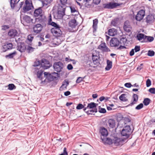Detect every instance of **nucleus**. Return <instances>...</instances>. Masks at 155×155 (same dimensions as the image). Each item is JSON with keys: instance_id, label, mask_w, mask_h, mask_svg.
I'll return each mask as SVG.
<instances>
[{"instance_id": "obj_24", "label": "nucleus", "mask_w": 155, "mask_h": 155, "mask_svg": "<svg viewBox=\"0 0 155 155\" xmlns=\"http://www.w3.org/2000/svg\"><path fill=\"white\" fill-rule=\"evenodd\" d=\"M22 19L27 23H29L32 22V23H35L34 20L31 19L30 17L28 15H25L23 17Z\"/></svg>"}, {"instance_id": "obj_58", "label": "nucleus", "mask_w": 155, "mask_h": 155, "mask_svg": "<svg viewBox=\"0 0 155 155\" xmlns=\"http://www.w3.org/2000/svg\"><path fill=\"white\" fill-rule=\"evenodd\" d=\"M34 38V37L32 36V35H29L28 36V39L30 41H32Z\"/></svg>"}, {"instance_id": "obj_28", "label": "nucleus", "mask_w": 155, "mask_h": 155, "mask_svg": "<svg viewBox=\"0 0 155 155\" xmlns=\"http://www.w3.org/2000/svg\"><path fill=\"white\" fill-rule=\"evenodd\" d=\"M145 36L146 35L140 33L137 35V39L139 41H140L142 40V41H144L145 40Z\"/></svg>"}, {"instance_id": "obj_8", "label": "nucleus", "mask_w": 155, "mask_h": 155, "mask_svg": "<svg viewBox=\"0 0 155 155\" xmlns=\"http://www.w3.org/2000/svg\"><path fill=\"white\" fill-rule=\"evenodd\" d=\"M154 14H150L148 15H147L145 18L146 22L147 24H151L152 23L154 20Z\"/></svg>"}, {"instance_id": "obj_16", "label": "nucleus", "mask_w": 155, "mask_h": 155, "mask_svg": "<svg viewBox=\"0 0 155 155\" xmlns=\"http://www.w3.org/2000/svg\"><path fill=\"white\" fill-rule=\"evenodd\" d=\"M98 105V104L95 103L94 102H91L90 103H88L87 104V105L86 107H85L83 109V110L85 111V110H87L88 108L89 109H94L96 108L97 106Z\"/></svg>"}, {"instance_id": "obj_11", "label": "nucleus", "mask_w": 155, "mask_h": 155, "mask_svg": "<svg viewBox=\"0 0 155 155\" xmlns=\"http://www.w3.org/2000/svg\"><path fill=\"white\" fill-rule=\"evenodd\" d=\"M8 35L10 37L13 38L18 36V32L15 29H11L8 31Z\"/></svg>"}, {"instance_id": "obj_50", "label": "nucleus", "mask_w": 155, "mask_h": 155, "mask_svg": "<svg viewBox=\"0 0 155 155\" xmlns=\"http://www.w3.org/2000/svg\"><path fill=\"white\" fill-rule=\"evenodd\" d=\"M71 9V13H74L75 12H78L77 10L75 9V8L72 6L70 7Z\"/></svg>"}, {"instance_id": "obj_27", "label": "nucleus", "mask_w": 155, "mask_h": 155, "mask_svg": "<svg viewBox=\"0 0 155 155\" xmlns=\"http://www.w3.org/2000/svg\"><path fill=\"white\" fill-rule=\"evenodd\" d=\"M48 25L54 27V28H57V27L60 26L57 23L52 21V19L51 18H50L49 20H48Z\"/></svg>"}, {"instance_id": "obj_15", "label": "nucleus", "mask_w": 155, "mask_h": 155, "mask_svg": "<svg viewBox=\"0 0 155 155\" xmlns=\"http://www.w3.org/2000/svg\"><path fill=\"white\" fill-rule=\"evenodd\" d=\"M100 133L101 134V137H106L108 134L107 130L105 127H101L99 130Z\"/></svg>"}, {"instance_id": "obj_6", "label": "nucleus", "mask_w": 155, "mask_h": 155, "mask_svg": "<svg viewBox=\"0 0 155 155\" xmlns=\"http://www.w3.org/2000/svg\"><path fill=\"white\" fill-rule=\"evenodd\" d=\"M145 15V10L142 9L140 10L136 15L135 19L137 21H140L143 19Z\"/></svg>"}, {"instance_id": "obj_55", "label": "nucleus", "mask_w": 155, "mask_h": 155, "mask_svg": "<svg viewBox=\"0 0 155 155\" xmlns=\"http://www.w3.org/2000/svg\"><path fill=\"white\" fill-rule=\"evenodd\" d=\"M67 86V85H66L65 84H62L61 86L60 87L59 90L60 91H62L64 89V87L66 88V87Z\"/></svg>"}, {"instance_id": "obj_52", "label": "nucleus", "mask_w": 155, "mask_h": 155, "mask_svg": "<svg viewBox=\"0 0 155 155\" xmlns=\"http://www.w3.org/2000/svg\"><path fill=\"white\" fill-rule=\"evenodd\" d=\"M146 86L148 87L151 85V81L149 79H148L147 80L146 82Z\"/></svg>"}, {"instance_id": "obj_13", "label": "nucleus", "mask_w": 155, "mask_h": 155, "mask_svg": "<svg viewBox=\"0 0 155 155\" xmlns=\"http://www.w3.org/2000/svg\"><path fill=\"white\" fill-rule=\"evenodd\" d=\"M41 65L42 68L45 67L46 68H48L50 67L49 61L47 60L44 58L42 59Z\"/></svg>"}, {"instance_id": "obj_43", "label": "nucleus", "mask_w": 155, "mask_h": 155, "mask_svg": "<svg viewBox=\"0 0 155 155\" xmlns=\"http://www.w3.org/2000/svg\"><path fill=\"white\" fill-rule=\"evenodd\" d=\"M52 1L53 0H43L42 2L43 5H47L48 4H50Z\"/></svg>"}, {"instance_id": "obj_35", "label": "nucleus", "mask_w": 155, "mask_h": 155, "mask_svg": "<svg viewBox=\"0 0 155 155\" xmlns=\"http://www.w3.org/2000/svg\"><path fill=\"white\" fill-rule=\"evenodd\" d=\"M120 139L117 137H116L113 140V143H114L116 145L118 146L120 145Z\"/></svg>"}, {"instance_id": "obj_56", "label": "nucleus", "mask_w": 155, "mask_h": 155, "mask_svg": "<svg viewBox=\"0 0 155 155\" xmlns=\"http://www.w3.org/2000/svg\"><path fill=\"white\" fill-rule=\"evenodd\" d=\"M40 64V62L39 61H36L34 62L33 66L34 67H38V66H39Z\"/></svg>"}, {"instance_id": "obj_2", "label": "nucleus", "mask_w": 155, "mask_h": 155, "mask_svg": "<svg viewBox=\"0 0 155 155\" xmlns=\"http://www.w3.org/2000/svg\"><path fill=\"white\" fill-rule=\"evenodd\" d=\"M131 133V128L129 125L126 126L124 127L121 132L122 136H125L127 138L129 137Z\"/></svg>"}, {"instance_id": "obj_19", "label": "nucleus", "mask_w": 155, "mask_h": 155, "mask_svg": "<svg viewBox=\"0 0 155 155\" xmlns=\"http://www.w3.org/2000/svg\"><path fill=\"white\" fill-rule=\"evenodd\" d=\"M132 98L133 99V101H132L130 104L127 105V106H132L137 102L138 99V96L136 94H134Z\"/></svg>"}, {"instance_id": "obj_63", "label": "nucleus", "mask_w": 155, "mask_h": 155, "mask_svg": "<svg viewBox=\"0 0 155 155\" xmlns=\"http://www.w3.org/2000/svg\"><path fill=\"white\" fill-rule=\"evenodd\" d=\"M98 22V20L97 19H95L93 21V25H97Z\"/></svg>"}, {"instance_id": "obj_18", "label": "nucleus", "mask_w": 155, "mask_h": 155, "mask_svg": "<svg viewBox=\"0 0 155 155\" xmlns=\"http://www.w3.org/2000/svg\"><path fill=\"white\" fill-rule=\"evenodd\" d=\"M123 28L124 30L127 33L130 32L132 29L130 25L128 24L127 21H125L124 24Z\"/></svg>"}, {"instance_id": "obj_12", "label": "nucleus", "mask_w": 155, "mask_h": 155, "mask_svg": "<svg viewBox=\"0 0 155 155\" xmlns=\"http://www.w3.org/2000/svg\"><path fill=\"white\" fill-rule=\"evenodd\" d=\"M42 29V27L41 24H38L34 25L33 27L34 32L37 34L39 33Z\"/></svg>"}, {"instance_id": "obj_23", "label": "nucleus", "mask_w": 155, "mask_h": 155, "mask_svg": "<svg viewBox=\"0 0 155 155\" xmlns=\"http://www.w3.org/2000/svg\"><path fill=\"white\" fill-rule=\"evenodd\" d=\"M107 124L109 127L114 128L115 127L116 124L115 121L113 119H110L108 120Z\"/></svg>"}, {"instance_id": "obj_29", "label": "nucleus", "mask_w": 155, "mask_h": 155, "mask_svg": "<svg viewBox=\"0 0 155 155\" xmlns=\"http://www.w3.org/2000/svg\"><path fill=\"white\" fill-rule=\"evenodd\" d=\"M88 115H94L95 114H93V113H97V108H94L93 109H92L90 110H85V111H84Z\"/></svg>"}, {"instance_id": "obj_38", "label": "nucleus", "mask_w": 155, "mask_h": 155, "mask_svg": "<svg viewBox=\"0 0 155 155\" xmlns=\"http://www.w3.org/2000/svg\"><path fill=\"white\" fill-rule=\"evenodd\" d=\"M127 41V38L125 37H123L122 38L120 39L119 41V44H122L123 45H125Z\"/></svg>"}, {"instance_id": "obj_36", "label": "nucleus", "mask_w": 155, "mask_h": 155, "mask_svg": "<svg viewBox=\"0 0 155 155\" xmlns=\"http://www.w3.org/2000/svg\"><path fill=\"white\" fill-rule=\"evenodd\" d=\"M127 95L125 94H122L119 97L120 100L122 101H126L128 99L126 98Z\"/></svg>"}, {"instance_id": "obj_32", "label": "nucleus", "mask_w": 155, "mask_h": 155, "mask_svg": "<svg viewBox=\"0 0 155 155\" xmlns=\"http://www.w3.org/2000/svg\"><path fill=\"white\" fill-rule=\"evenodd\" d=\"M35 49V48L32 47L28 45H26V49L28 53H31L33 52Z\"/></svg>"}, {"instance_id": "obj_57", "label": "nucleus", "mask_w": 155, "mask_h": 155, "mask_svg": "<svg viewBox=\"0 0 155 155\" xmlns=\"http://www.w3.org/2000/svg\"><path fill=\"white\" fill-rule=\"evenodd\" d=\"M67 68L68 70H71L73 69V67L71 64H69L67 66Z\"/></svg>"}, {"instance_id": "obj_59", "label": "nucleus", "mask_w": 155, "mask_h": 155, "mask_svg": "<svg viewBox=\"0 0 155 155\" xmlns=\"http://www.w3.org/2000/svg\"><path fill=\"white\" fill-rule=\"evenodd\" d=\"M124 86L127 88H130L132 86V85L130 83H127L125 84Z\"/></svg>"}, {"instance_id": "obj_25", "label": "nucleus", "mask_w": 155, "mask_h": 155, "mask_svg": "<svg viewBox=\"0 0 155 155\" xmlns=\"http://www.w3.org/2000/svg\"><path fill=\"white\" fill-rule=\"evenodd\" d=\"M65 15V12H64V10L63 11H58L57 12L56 18L60 19H61Z\"/></svg>"}, {"instance_id": "obj_41", "label": "nucleus", "mask_w": 155, "mask_h": 155, "mask_svg": "<svg viewBox=\"0 0 155 155\" xmlns=\"http://www.w3.org/2000/svg\"><path fill=\"white\" fill-rule=\"evenodd\" d=\"M150 100L148 98L144 99L143 103L145 106H147L150 103Z\"/></svg>"}, {"instance_id": "obj_46", "label": "nucleus", "mask_w": 155, "mask_h": 155, "mask_svg": "<svg viewBox=\"0 0 155 155\" xmlns=\"http://www.w3.org/2000/svg\"><path fill=\"white\" fill-rule=\"evenodd\" d=\"M84 106L81 103L78 104L76 107L77 110H81L83 108H84Z\"/></svg>"}, {"instance_id": "obj_33", "label": "nucleus", "mask_w": 155, "mask_h": 155, "mask_svg": "<svg viewBox=\"0 0 155 155\" xmlns=\"http://www.w3.org/2000/svg\"><path fill=\"white\" fill-rule=\"evenodd\" d=\"M66 5L59 4L58 6V11L64 10V12H65Z\"/></svg>"}, {"instance_id": "obj_10", "label": "nucleus", "mask_w": 155, "mask_h": 155, "mask_svg": "<svg viewBox=\"0 0 155 155\" xmlns=\"http://www.w3.org/2000/svg\"><path fill=\"white\" fill-rule=\"evenodd\" d=\"M98 48L101 50L103 52H107L110 51V50L106 46L105 43H101L98 46Z\"/></svg>"}, {"instance_id": "obj_20", "label": "nucleus", "mask_w": 155, "mask_h": 155, "mask_svg": "<svg viewBox=\"0 0 155 155\" xmlns=\"http://www.w3.org/2000/svg\"><path fill=\"white\" fill-rule=\"evenodd\" d=\"M13 45L12 43H8L3 46V51H6L8 50L12 49V48Z\"/></svg>"}, {"instance_id": "obj_64", "label": "nucleus", "mask_w": 155, "mask_h": 155, "mask_svg": "<svg viewBox=\"0 0 155 155\" xmlns=\"http://www.w3.org/2000/svg\"><path fill=\"white\" fill-rule=\"evenodd\" d=\"M61 4L65 5L66 3L67 0H60Z\"/></svg>"}, {"instance_id": "obj_44", "label": "nucleus", "mask_w": 155, "mask_h": 155, "mask_svg": "<svg viewBox=\"0 0 155 155\" xmlns=\"http://www.w3.org/2000/svg\"><path fill=\"white\" fill-rule=\"evenodd\" d=\"M155 52L153 50H149L148 51L147 53L148 56L150 57H152L154 55Z\"/></svg>"}, {"instance_id": "obj_53", "label": "nucleus", "mask_w": 155, "mask_h": 155, "mask_svg": "<svg viewBox=\"0 0 155 155\" xmlns=\"http://www.w3.org/2000/svg\"><path fill=\"white\" fill-rule=\"evenodd\" d=\"M149 91L153 94H155V88H151L148 90Z\"/></svg>"}, {"instance_id": "obj_54", "label": "nucleus", "mask_w": 155, "mask_h": 155, "mask_svg": "<svg viewBox=\"0 0 155 155\" xmlns=\"http://www.w3.org/2000/svg\"><path fill=\"white\" fill-rule=\"evenodd\" d=\"M59 155H68V153L67 151L66 148V147H64V149L63 153Z\"/></svg>"}, {"instance_id": "obj_4", "label": "nucleus", "mask_w": 155, "mask_h": 155, "mask_svg": "<svg viewBox=\"0 0 155 155\" xmlns=\"http://www.w3.org/2000/svg\"><path fill=\"white\" fill-rule=\"evenodd\" d=\"M60 27L57 28H52L51 30V33L55 37L60 36L62 34V32L60 29Z\"/></svg>"}, {"instance_id": "obj_3", "label": "nucleus", "mask_w": 155, "mask_h": 155, "mask_svg": "<svg viewBox=\"0 0 155 155\" xmlns=\"http://www.w3.org/2000/svg\"><path fill=\"white\" fill-rule=\"evenodd\" d=\"M120 4L116 2H110L108 3L104 4H103L104 8L108 9H113L116 8L117 7L119 6Z\"/></svg>"}, {"instance_id": "obj_30", "label": "nucleus", "mask_w": 155, "mask_h": 155, "mask_svg": "<svg viewBox=\"0 0 155 155\" xmlns=\"http://www.w3.org/2000/svg\"><path fill=\"white\" fill-rule=\"evenodd\" d=\"M154 40V38L153 37L147 36L146 35L145 40L144 41H141L142 42H151Z\"/></svg>"}, {"instance_id": "obj_17", "label": "nucleus", "mask_w": 155, "mask_h": 155, "mask_svg": "<svg viewBox=\"0 0 155 155\" xmlns=\"http://www.w3.org/2000/svg\"><path fill=\"white\" fill-rule=\"evenodd\" d=\"M101 139L102 142L104 143V144H107L109 145H111L113 143V140L109 138L103 137H101Z\"/></svg>"}, {"instance_id": "obj_47", "label": "nucleus", "mask_w": 155, "mask_h": 155, "mask_svg": "<svg viewBox=\"0 0 155 155\" xmlns=\"http://www.w3.org/2000/svg\"><path fill=\"white\" fill-rule=\"evenodd\" d=\"M143 107V104L140 103V104L137 105L135 107V109L137 110H139L142 108Z\"/></svg>"}, {"instance_id": "obj_40", "label": "nucleus", "mask_w": 155, "mask_h": 155, "mask_svg": "<svg viewBox=\"0 0 155 155\" xmlns=\"http://www.w3.org/2000/svg\"><path fill=\"white\" fill-rule=\"evenodd\" d=\"M57 77L55 76H54L52 75L51 74L49 75V76L47 77V79L49 81H51L53 80L56 79Z\"/></svg>"}, {"instance_id": "obj_37", "label": "nucleus", "mask_w": 155, "mask_h": 155, "mask_svg": "<svg viewBox=\"0 0 155 155\" xmlns=\"http://www.w3.org/2000/svg\"><path fill=\"white\" fill-rule=\"evenodd\" d=\"M20 0L16 2V0H10V5L12 9H13L15 7V5L17 4Z\"/></svg>"}, {"instance_id": "obj_45", "label": "nucleus", "mask_w": 155, "mask_h": 155, "mask_svg": "<svg viewBox=\"0 0 155 155\" xmlns=\"http://www.w3.org/2000/svg\"><path fill=\"white\" fill-rule=\"evenodd\" d=\"M98 111L101 113L104 114L106 112V110L105 108H101V106L99 107Z\"/></svg>"}, {"instance_id": "obj_31", "label": "nucleus", "mask_w": 155, "mask_h": 155, "mask_svg": "<svg viewBox=\"0 0 155 155\" xmlns=\"http://www.w3.org/2000/svg\"><path fill=\"white\" fill-rule=\"evenodd\" d=\"M107 65L105 67V69L107 71H109L112 68V62L109 60H107Z\"/></svg>"}, {"instance_id": "obj_5", "label": "nucleus", "mask_w": 155, "mask_h": 155, "mask_svg": "<svg viewBox=\"0 0 155 155\" xmlns=\"http://www.w3.org/2000/svg\"><path fill=\"white\" fill-rule=\"evenodd\" d=\"M35 23L37 22L42 23L43 25H45L46 22V19L45 16L41 14L37 17L35 18L34 19Z\"/></svg>"}, {"instance_id": "obj_51", "label": "nucleus", "mask_w": 155, "mask_h": 155, "mask_svg": "<svg viewBox=\"0 0 155 155\" xmlns=\"http://www.w3.org/2000/svg\"><path fill=\"white\" fill-rule=\"evenodd\" d=\"M10 28L9 26L8 25H4L2 26V30L6 31Z\"/></svg>"}, {"instance_id": "obj_42", "label": "nucleus", "mask_w": 155, "mask_h": 155, "mask_svg": "<svg viewBox=\"0 0 155 155\" xmlns=\"http://www.w3.org/2000/svg\"><path fill=\"white\" fill-rule=\"evenodd\" d=\"M8 89L12 91L16 88V87L13 84H9L8 85Z\"/></svg>"}, {"instance_id": "obj_9", "label": "nucleus", "mask_w": 155, "mask_h": 155, "mask_svg": "<svg viewBox=\"0 0 155 155\" xmlns=\"http://www.w3.org/2000/svg\"><path fill=\"white\" fill-rule=\"evenodd\" d=\"M118 39L115 38H112L110 41V45L112 47H116L119 45Z\"/></svg>"}, {"instance_id": "obj_34", "label": "nucleus", "mask_w": 155, "mask_h": 155, "mask_svg": "<svg viewBox=\"0 0 155 155\" xmlns=\"http://www.w3.org/2000/svg\"><path fill=\"white\" fill-rule=\"evenodd\" d=\"M31 7H33L32 5H24L23 8V9L24 12H27L30 10L31 9Z\"/></svg>"}, {"instance_id": "obj_49", "label": "nucleus", "mask_w": 155, "mask_h": 155, "mask_svg": "<svg viewBox=\"0 0 155 155\" xmlns=\"http://www.w3.org/2000/svg\"><path fill=\"white\" fill-rule=\"evenodd\" d=\"M133 49H134V51L135 52H137L140 50V46L136 45Z\"/></svg>"}, {"instance_id": "obj_22", "label": "nucleus", "mask_w": 155, "mask_h": 155, "mask_svg": "<svg viewBox=\"0 0 155 155\" xmlns=\"http://www.w3.org/2000/svg\"><path fill=\"white\" fill-rule=\"evenodd\" d=\"M78 25V23L75 19L71 20L68 23L69 26L72 28H75Z\"/></svg>"}, {"instance_id": "obj_48", "label": "nucleus", "mask_w": 155, "mask_h": 155, "mask_svg": "<svg viewBox=\"0 0 155 155\" xmlns=\"http://www.w3.org/2000/svg\"><path fill=\"white\" fill-rule=\"evenodd\" d=\"M85 77H79L78 78L76 81V83H79L83 81V80L84 79Z\"/></svg>"}, {"instance_id": "obj_39", "label": "nucleus", "mask_w": 155, "mask_h": 155, "mask_svg": "<svg viewBox=\"0 0 155 155\" xmlns=\"http://www.w3.org/2000/svg\"><path fill=\"white\" fill-rule=\"evenodd\" d=\"M16 51H14L13 52L10 53L6 55L5 56V58H13L14 56L16 54Z\"/></svg>"}, {"instance_id": "obj_7", "label": "nucleus", "mask_w": 155, "mask_h": 155, "mask_svg": "<svg viewBox=\"0 0 155 155\" xmlns=\"http://www.w3.org/2000/svg\"><path fill=\"white\" fill-rule=\"evenodd\" d=\"M92 57L93 62L94 64L98 65L100 64L99 59L100 57L99 53L95 54L94 53H93Z\"/></svg>"}, {"instance_id": "obj_60", "label": "nucleus", "mask_w": 155, "mask_h": 155, "mask_svg": "<svg viewBox=\"0 0 155 155\" xmlns=\"http://www.w3.org/2000/svg\"><path fill=\"white\" fill-rule=\"evenodd\" d=\"M124 48L126 49L127 47L124 45L122 46V45H121L119 47H118L117 48V49L119 50H121L122 49H124Z\"/></svg>"}, {"instance_id": "obj_26", "label": "nucleus", "mask_w": 155, "mask_h": 155, "mask_svg": "<svg viewBox=\"0 0 155 155\" xmlns=\"http://www.w3.org/2000/svg\"><path fill=\"white\" fill-rule=\"evenodd\" d=\"M42 9L40 8L35 10L34 13L35 18L38 17L39 16L42 14Z\"/></svg>"}, {"instance_id": "obj_21", "label": "nucleus", "mask_w": 155, "mask_h": 155, "mask_svg": "<svg viewBox=\"0 0 155 155\" xmlns=\"http://www.w3.org/2000/svg\"><path fill=\"white\" fill-rule=\"evenodd\" d=\"M35 70L36 71H37V75L38 78L40 79L41 80H42V78L41 77V76L43 74V69L41 67L40 68V69H38L37 68H35Z\"/></svg>"}, {"instance_id": "obj_61", "label": "nucleus", "mask_w": 155, "mask_h": 155, "mask_svg": "<svg viewBox=\"0 0 155 155\" xmlns=\"http://www.w3.org/2000/svg\"><path fill=\"white\" fill-rule=\"evenodd\" d=\"M101 0H93V2L94 4L98 5L101 2Z\"/></svg>"}, {"instance_id": "obj_14", "label": "nucleus", "mask_w": 155, "mask_h": 155, "mask_svg": "<svg viewBox=\"0 0 155 155\" xmlns=\"http://www.w3.org/2000/svg\"><path fill=\"white\" fill-rule=\"evenodd\" d=\"M17 49L21 52H25L26 49V45L24 43L20 42L18 44Z\"/></svg>"}, {"instance_id": "obj_62", "label": "nucleus", "mask_w": 155, "mask_h": 155, "mask_svg": "<svg viewBox=\"0 0 155 155\" xmlns=\"http://www.w3.org/2000/svg\"><path fill=\"white\" fill-rule=\"evenodd\" d=\"M135 52L134 51V49H131V50L130 52V53H129L130 55L131 56H133Z\"/></svg>"}, {"instance_id": "obj_1", "label": "nucleus", "mask_w": 155, "mask_h": 155, "mask_svg": "<svg viewBox=\"0 0 155 155\" xmlns=\"http://www.w3.org/2000/svg\"><path fill=\"white\" fill-rule=\"evenodd\" d=\"M63 63L61 61L54 63L53 65V67L54 70L57 72V73L54 72L52 73V74H57V76H58L59 75L58 73L60 72L61 71L63 68Z\"/></svg>"}]
</instances>
